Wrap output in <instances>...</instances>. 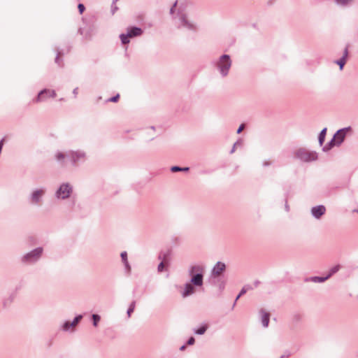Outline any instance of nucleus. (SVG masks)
Masks as SVG:
<instances>
[{
	"label": "nucleus",
	"mask_w": 358,
	"mask_h": 358,
	"mask_svg": "<svg viewBox=\"0 0 358 358\" xmlns=\"http://www.w3.org/2000/svg\"><path fill=\"white\" fill-rule=\"evenodd\" d=\"M171 171L172 172H178V171H181V167L178 166H171Z\"/></svg>",
	"instance_id": "f704fd0d"
},
{
	"label": "nucleus",
	"mask_w": 358,
	"mask_h": 358,
	"mask_svg": "<svg viewBox=\"0 0 358 358\" xmlns=\"http://www.w3.org/2000/svg\"><path fill=\"white\" fill-rule=\"evenodd\" d=\"M232 61L229 55H222L215 62V66L222 78L228 76L231 67Z\"/></svg>",
	"instance_id": "39448f33"
},
{
	"label": "nucleus",
	"mask_w": 358,
	"mask_h": 358,
	"mask_svg": "<svg viewBox=\"0 0 358 358\" xmlns=\"http://www.w3.org/2000/svg\"><path fill=\"white\" fill-rule=\"evenodd\" d=\"M329 279V276L320 277V276H314L310 278V280L315 283H321L326 281Z\"/></svg>",
	"instance_id": "b1692460"
},
{
	"label": "nucleus",
	"mask_w": 358,
	"mask_h": 358,
	"mask_svg": "<svg viewBox=\"0 0 358 358\" xmlns=\"http://www.w3.org/2000/svg\"><path fill=\"white\" fill-rule=\"evenodd\" d=\"M335 2L338 6L345 7L350 5L353 0H335Z\"/></svg>",
	"instance_id": "393cba45"
},
{
	"label": "nucleus",
	"mask_w": 358,
	"mask_h": 358,
	"mask_svg": "<svg viewBox=\"0 0 358 358\" xmlns=\"http://www.w3.org/2000/svg\"><path fill=\"white\" fill-rule=\"evenodd\" d=\"M207 329H208V325L206 324H203L201 327H199V328L194 329L193 330V331H194V333L195 334L203 335V334H205V332L206 331Z\"/></svg>",
	"instance_id": "4be33fe9"
},
{
	"label": "nucleus",
	"mask_w": 358,
	"mask_h": 358,
	"mask_svg": "<svg viewBox=\"0 0 358 358\" xmlns=\"http://www.w3.org/2000/svg\"><path fill=\"white\" fill-rule=\"evenodd\" d=\"M261 315L262 324L264 327H267L269 323V313H266L264 310L261 309L259 311Z\"/></svg>",
	"instance_id": "f3484780"
},
{
	"label": "nucleus",
	"mask_w": 358,
	"mask_h": 358,
	"mask_svg": "<svg viewBox=\"0 0 358 358\" xmlns=\"http://www.w3.org/2000/svg\"><path fill=\"white\" fill-rule=\"evenodd\" d=\"M61 55H62V52L59 50H57V56L55 57V62L59 66H63V61H62V59H61L59 58V56Z\"/></svg>",
	"instance_id": "c85d7f7f"
},
{
	"label": "nucleus",
	"mask_w": 358,
	"mask_h": 358,
	"mask_svg": "<svg viewBox=\"0 0 358 358\" xmlns=\"http://www.w3.org/2000/svg\"><path fill=\"white\" fill-rule=\"evenodd\" d=\"M348 55V49L345 48L343 51V55L339 59L336 60L335 62L339 66L340 70H343L344 65L346 63V59Z\"/></svg>",
	"instance_id": "2eb2a0df"
},
{
	"label": "nucleus",
	"mask_w": 358,
	"mask_h": 358,
	"mask_svg": "<svg viewBox=\"0 0 358 358\" xmlns=\"http://www.w3.org/2000/svg\"><path fill=\"white\" fill-rule=\"evenodd\" d=\"M64 100V98H61V99H59V101H62Z\"/></svg>",
	"instance_id": "8fccbe9b"
},
{
	"label": "nucleus",
	"mask_w": 358,
	"mask_h": 358,
	"mask_svg": "<svg viewBox=\"0 0 358 358\" xmlns=\"http://www.w3.org/2000/svg\"><path fill=\"white\" fill-rule=\"evenodd\" d=\"M289 356H290V353L287 352L284 355L280 356L279 358H285V357H289Z\"/></svg>",
	"instance_id": "79ce46f5"
},
{
	"label": "nucleus",
	"mask_w": 358,
	"mask_h": 358,
	"mask_svg": "<svg viewBox=\"0 0 358 358\" xmlns=\"http://www.w3.org/2000/svg\"><path fill=\"white\" fill-rule=\"evenodd\" d=\"M185 348H186V345H182V346L180 348V350H184Z\"/></svg>",
	"instance_id": "de8ad7c7"
},
{
	"label": "nucleus",
	"mask_w": 358,
	"mask_h": 358,
	"mask_svg": "<svg viewBox=\"0 0 358 358\" xmlns=\"http://www.w3.org/2000/svg\"><path fill=\"white\" fill-rule=\"evenodd\" d=\"M234 145L235 146H236L237 148L238 147H241L243 145V140L239 138L238 140H237L235 143H234Z\"/></svg>",
	"instance_id": "c9c22d12"
},
{
	"label": "nucleus",
	"mask_w": 358,
	"mask_h": 358,
	"mask_svg": "<svg viewBox=\"0 0 358 358\" xmlns=\"http://www.w3.org/2000/svg\"><path fill=\"white\" fill-rule=\"evenodd\" d=\"M54 159L61 168H66L68 162L71 166L77 167L88 160V155L83 149L68 150L66 152L57 150L54 154Z\"/></svg>",
	"instance_id": "f03ea898"
},
{
	"label": "nucleus",
	"mask_w": 358,
	"mask_h": 358,
	"mask_svg": "<svg viewBox=\"0 0 358 358\" xmlns=\"http://www.w3.org/2000/svg\"><path fill=\"white\" fill-rule=\"evenodd\" d=\"M71 328L72 327L69 321H65L60 327V329L64 332L70 331Z\"/></svg>",
	"instance_id": "a878e982"
},
{
	"label": "nucleus",
	"mask_w": 358,
	"mask_h": 358,
	"mask_svg": "<svg viewBox=\"0 0 358 358\" xmlns=\"http://www.w3.org/2000/svg\"><path fill=\"white\" fill-rule=\"evenodd\" d=\"M192 7L191 2L187 0H178L174 2L170 9V14L179 29H185L195 31L196 24L188 19V13Z\"/></svg>",
	"instance_id": "f257e3e1"
},
{
	"label": "nucleus",
	"mask_w": 358,
	"mask_h": 358,
	"mask_svg": "<svg viewBox=\"0 0 358 358\" xmlns=\"http://www.w3.org/2000/svg\"><path fill=\"white\" fill-rule=\"evenodd\" d=\"M189 170V167H181V171L186 172V171H188Z\"/></svg>",
	"instance_id": "c03bdc74"
},
{
	"label": "nucleus",
	"mask_w": 358,
	"mask_h": 358,
	"mask_svg": "<svg viewBox=\"0 0 358 358\" xmlns=\"http://www.w3.org/2000/svg\"><path fill=\"white\" fill-rule=\"evenodd\" d=\"M78 90H79V89H78V87H75V88L73 90L72 93H73V97H74L75 99H76V98H77V96H78Z\"/></svg>",
	"instance_id": "4c0bfd02"
},
{
	"label": "nucleus",
	"mask_w": 358,
	"mask_h": 358,
	"mask_svg": "<svg viewBox=\"0 0 358 358\" xmlns=\"http://www.w3.org/2000/svg\"><path fill=\"white\" fill-rule=\"evenodd\" d=\"M12 301H13V296H9L8 299H5L3 301V306L5 307L7 306L9 303H10L12 302Z\"/></svg>",
	"instance_id": "72a5a7b5"
},
{
	"label": "nucleus",
	"mask_w": 358,
	"mask_h": 358,
	"mask_svg": "<svg viewBox=\"0 0 358 358\" xmlns=\"http://www.w3.org/2000/svg\"><path fill=\"white\" fill-rule=\"evenodd\" d=\"M205 267L202 265H192L188 268L189 282L195 287H202L203 285Z\"/></svg>",
	"instance_id": "20e7f679"
},
{
	"label": "nucleus",
	"mask_w": 358,
	"mask_h": 358,
	"mask_svg": "<svg viewBox=\"0 0 358 358\" xmlns=\"http://www.w3.org/2000/svg\"><path fill=\"white\" fill-rule=\"evenodd\" d=\"M135 306H136V302L135 301H132L127 310V315L128 317H129L131 316V313L134 312V309H135Z\"/></svg>",
	"instance_id": "7c9ffc66"
},
{
	"label": "nucleus",
	"mask_w": 358,
	"mask_h": 358,
	"mask_svg": "<svg viewBox=\"0 0 358 358\" xmlns=\"http://www.w3.org/2000/svg\"><path fill=\"white\" fill-rule=\"evenodd\" d=\"M47 192L45 187L34 189L29 196V201L32 205L38 206L41 204L43 197Z\"/></svg>",
	"instance_id": "1a4fd4ad"
},
{
	"label": "nucleus",
	"mask_w": 358,
	"mask_h": 358,
	"mask_svg": "<svg viewBox=\"0 0 358 358\" xmlns=\"http://www.w3.org/2000/svg\"><path fill=\"white\" fill-rule=\"evenodd\" d=\"M252 289L251 286L250 285H245L242 289L240 291L239 294H238V296H236V299H235V301L233 304V306L232 308H234V307L236 306V301L238 300V299L243 296V294H245L248 290Z\"/></svg>",
	"instance_id": "aec40b11"
},
{
	"label": "nucleus",
	"mask_w": 358,
	"mask_h": 358,
	"mask_svg": "<svg viewBox=\"0 0 358 358\" xmlns=\"http://www.w3.org/2000/svg\"><path fill=\"white\" fill-rule=\"evenodd\" d=\"M57 96L56 92L54 90L45 88L41 90L37 96L31 101L33 103H38L45 102L49 98H55Z\"/></svg>",
	"instance_id": "9d476101"
},
{
	"label": "nucleus",
	"mask_w": 358,
	"mask_h": 358,
	"mask_svg": "<svg viewBox=\"0 0 358 358\" xmlns=\"http://www.w3.org/2000/svg\"><path fill=\"white\" fill-rule=\"evenodd\" d=\"M44 252L43 247H37L24 253L20 257V262L24 266H33L42 258Z\"/></svg>",
	"instance_id": "7ed1b4c3"
},
{
	"label": "nucleus",
	"mask_w": 358,
	"mask_h": 358,
	"mask_svg": "<svg viewBox=\"0 0 358 358\" xmlns=\"http://www.w3.org/2000/svg\"><path fill=\"white\" fill-rule=\"evenodd\" d=\"M195 343V339L194 337H190L187 341V344L189 345H193L194 343Z\"/></svg>",
	"instance_id": "e433bc0d"
},
{
	"label": "nucleus",
	"mask_w": 358,
	"mask_h": 358,
	"mask_svg": "<svg viewBox=\"0 0 358 358\" xmlns=\"http://www.w3.org/2000/svg\"><path fill=\"white\" fill-rule=\"evenodd\" d=\"M294 157L303 162H311L316 161L318 155L315 151H310L306 148H301L295 151Z\"/></svg>",
	"instance_id": "0eeeda50"
},
{
	"label": "nucleus",
	"mask_w": 358,
	"mask_h": 358,
	"mask_svg": "<svg viewBox=\"0 0 358 358\" xmlns=\"http://www.w3.org/2000/svg\"><path fill=\"white\" fill-rule=\"evenodd\" d=\"M118 9L117 6L115 4H113L111 5V12H112V14H114L115 12Z\"/></svg>",
	"instance_id": "58836bf2"
},
{
	"label": "nucleus",
	"mask_w": 358,
	"mask_h": 358,
	"mask_svg": "<svg viewBox=\"0 0 358 358\" xmlns=\"http://www.w3.org/2000/svg\"><path fill=\"white\" fill-rule=\"evenodd\" d=\"M244 128H245V124H241L237 129V131H236L237 134L241 133V131L244 129Z\"/></svg>",
	"instance_id": "ea45409f"
},
{
	"label": "nucleus",
	"mask_w": 358,
	"mask_h": 358,
	"mask_svg": "<svg viewBox=\"0 0 358 358\" xmlns=\"http://www.w3.org/2000/svg\"><path fill=\"white\" fill-rule=\"evenodd\" d=\"M262 164L263 166H268L271 164V162L270 161H264Z\"/></svg>",
	"instance_id": "a19ab883"
},
{
	"label": "nucleus",
	"mask_w": 358,
	"mask_h": 358,
	"mask_svg": "<svg viewBox=\"0 0 358 358\" xmlns=\"http://www.w3.org/2000/svg\"><path fill=\"white\" fill-rule=\"evenodd\" d=\"M73 192V186L68 182L61 183L56 191L54 196L57 200H66L69 199Z\"/></svg>",
	"instance_id": "423d86ee"
},
{
	"label": "nucleus",
	"mask_w": 358,
	"mask_h": 358,
	"mask_svg": "<svg viewBox=\"0 0 358 358\" xmlns=\"http://www.w3.org/2000/svg\"><path fill=\"white\" fill-rule=\"evenodd\" d=\"M78 32H79L80 34L84 35V32H83V28H79Z\"/></svg>",
	"instance_id": "49530a36"
},
{
	"label": "nucleus",
	"mask_w": 358,
	"mask_h": 358,
	"mask_svg": "<svg viewBox=\"0 0 358 358\" xmlns=\"http://www.w3.org/2000/svg\"><path fill=\"white\" fill-rule=\"evenodd\" d=\"M214 279V284L218 287L220 291L222 292L225 288L226 280L222 277H217Z\"/></svg>",
	"instance_id": "6ab92c4d"
},
{
	"label": "nucleus",
	"mask_w": 358,
	"mask_h": 358,
	"mask_svg": "<svg viewBox=\"0 0 358 358\" xmlns=\"http://www.w3.org/2000/svg\"><path fill=\"white\" fill-rule=\"evenodd\" d=\"M226 268L227 266L225 263L217 262L210 271V278H215L217 277H221L222 273L226 271Z\"/></svg>",
	"instance_id": "9b49d317"
},
{
	"label": "nucleus",
	"mask_w": 358,
	"mask_h": 358,
	"mask_svg": "<svg viewBox=\"0 0 358 358\" xmlns=\"http://www.w3.org/2000/svg\"><path fill=\"white\" fill-rule=\"evenodd\" d=\"M354 211L358 213V208L357 210H355Z\"/></svg>",
	"instance_id": "3c124183"
},
{
	"label": "nucleus",
	"mask_w": 358,
	"mask_h": 358,
	"mask_svg": "<svg viewBox=\"0 0 358 358\" xmlns=\"http://www.w3.org/2000/svg\"><path fill=\"white\" fill-rule=\"evenodd\" d=\"M143 31L138 27H130L127 29V33H122L120 35L121 43L124 45L130 42V38L140 36L143 34Z\"/></svg>",
	"instance_id": "6e6552de"
},
{
	"label": "nucleus",
	"mask_w": 358,
	"mask_h": 358,
	"mask_svg": "<svg viewBox=\"0 0 358 358\" xmlns=\"http://www.w3.org/2000/svg\"><path fill=\"white\" fill-rule=\"evenodd\" d=\"M339 269H340V265H336V266H333L332 268H331L330 270H329V273L327 275V276H329V278L332 275H334V273H337L339 271Z\"/></svg>",
	"instance_id": "c756f323"
},
{
	"label": "nucleus",
	"mask_w": 358,
	"mask_h": 358,
	"mask_svg": "<svg viewBox=\"0 0 358 358\" xmlns=\"http://www.w3.org/2000/svg\"><path fill=\"white\" fill-rule=\"evenodd\" d=\"M327 130V129L326 127L322 129L319 134L318 142L320 146H322L324 142Z\"/></svg>",
	"instance_id": "5701e85b"
},
{
	"label": "nucleus",
	"mask_w": 358,
	"mask_h": 358,
	"mask_svg": "<svg viewBox=\"0 0 358 358\" xmlns=\"http://www.w3.org/2000/svg\"><path fill=\"white\" fill-rule=\"evenodd\" d=\"M285 210H286L287 212H288L289 210V206L287 204V201H286V203H285Z\"/></svg>",
	"instance_id": "a18cd8bd"
},
{
	"label": "nucleus",
	"mask_w": 358,
	"mask_h": 358,
	"mask_svg": "<svg viewBox=\"0 0 358 358\" xmlns=\"http://www.w3.org/2000/svg\"><path fill=\"white\" fill-rule=\"evenodd\" d=\"M169 253L168 252H161L159 255V259H162V262L159 263L157 266V271L159 272H162L164 268V262L168 259Z\"/></svg>",
	"instance_id": "a211bd4d"
},
{
	"label": "nucleus",
	"mask_w": 358,
	"mask_h": 358,
	"mask_svg": "<svg viewBox=\"0 0 358 358\" xmlns=\"http://www.w3.org/2000/svg\"><path fill=\"white\" fill-rule=\"evenodd\" d=\"M78 8L79 13L80 14H82L85 10V7L84 4H83V3H79L78 5Z\"/></svg>",
	"instance_id": "473e14b6"
},
{
	"label": "nucleus",
	"mask_w": 358,
	"mask_h": 358,
	"mask_svg": "<svg viewBox=\"0 0 358 358\" xmlns=\"http://www.w3.org/2000/svg\"><path fill=\"white\" fill-rule=\"evenodd\" d=\"M351 129L350 127H345L341 129H338L334 135L333 138L335 139L336 144L338 146L341 145V143L344 141V139L346 136L347 132Z\"/></svg>",
	"instance_id": "f8f14e48"
},
{
	"label": "nucleus",
	"mask_w": 358,
	"mask_h": 358,
	"mask_svg": "<svg viewBox=\"0 0 358 358\" xmlns=\"http://www.w3.org/2000/svg\"><path fill=\"white\" fill-rule=\"evenodd\" d=\"M120 257H121L122 261L124 265V268H125L126 273L128 274L130 273L131 268V266L127 259V252L126 251L122 252L120 254Z\"/></svg>",
	"instance_id": "dca6fc26"
},
{
	"label": "nucleus",
	"mask_w": 358,
	"mask_h": 358,
	"mask_svg": "<svg viewBox=\"0 0 358 358\" xmlns=\"http://www.w3.org/2000/svg\"><path fill=\"white\" fill-rule=\"evenodd\" d=\"M334 146H338V145L336 144L335 139L332 138L331 140L322 148V150L324 152H328Z\"/></svg>",
	"instance_id": "412c9836"
},
{
	"label": "nucleus",
	"mask_w": 358,
	"mask_h": 358,
	"mask_svg": "<svg viewBox=\"0 0 358 358\" xmlns=\"http://www.w3.org/2000/svg\"><path fill=\"white\" fill-rule=\"evenodd\" d=\"M236 148H237V147H236V146H235V145L234 144V145H233V147H232L231 150H230V154L234 153V152H235V150H236Z\"/></svg>",
	"instance_id": "37998d69"
},
{
	"label": "nucleus",
	"mask_w": 358,
	"mask_h": 358,
	"mask_svg": "<svg viewBox=\"0 0 358 358\" xmlns=\"http://www.w3.org/2000/svg\"><path fill=\"white\" fill-rule=\"evenodd\" d=\"M83 315H78L76 316L72 322H70L72 328L75 327L80 321L83 319Z\"/></svg>",
	"instance_id": "bb28decb"
},
{
	"label": "nucleus",
	"mask_w": 358,
	"mask_h": 358,
	"mask_svg": "<svg viewBox=\"0 0 358 358\" xmlns=\"http://www.w3.org/2000/svg\"><path fill=\"white\" fill-rule=\"evenodd\" d=\"M195 286L190 282H186L184 286V289L181 293L183 298H186L190 295H192L195 292Z\"/></svg>",
	"instance_id": "4468645a"
},
{
	"label": "nucleus",
	"mask_w": 358,
	"mask_h": 358,
	"mask_svg": "<svg viewBox=\"0 0 358 358\" xmlns=\"http://www.w3.org/2000/svg\"><path fill=\"white\" fill-rule=\"evenodd\" d=\"M117 1H118V0H113V4L116 3V2H117Z\"/></svg>",
	"instance_id": "09e8293b"
},
{
	"label": "nucleus",
	"mask_w": 358,
	"mask_h": 358,
	"mask_svg": "<svg viewBox=\"0 0 358 358\" xmlns=\"http://www.w3.org/2000/svg\"><path fill=\"white\" fill-rule=\"evenodd\" d=\"M92 320L93 326L96 327L98 326V323L101 320V317L97 314H92Z\"/></svg>",
	"instance_id": "cd10ccee"
},
{
	"label": "nucleus",
	"mask_w": 358,
	"mask_h": 358,
	"mask_svg": "<svg viewBox=\"0 0 358 358\" xmlns=\"http://www.w3.org/2000/svg\"><path fill=\"white\" fill-rule=\"evenodd\" d=\"M312 216L315 219H320L326 213V207L324 205H318L312 207L310 210Z\"/></svg>",
	"instance_id": "ddd939ff"
},
{
	"label": "nucleus",
	"mask_w": 358,
	"mask_h": 358,
	"mask_svg": "<svg viewBox=\"0 0 358 358\" xmlns=\"http://www.w3.org/2000/svg\"><path fill=\"white\" fill-rule=\"evenodd\" d=\"M120 98V94H117L115 96L108 99L106 101L107 102H117Z\"/></svg>",
	"instance_id": "2f4dec72"
}]
</instances>
